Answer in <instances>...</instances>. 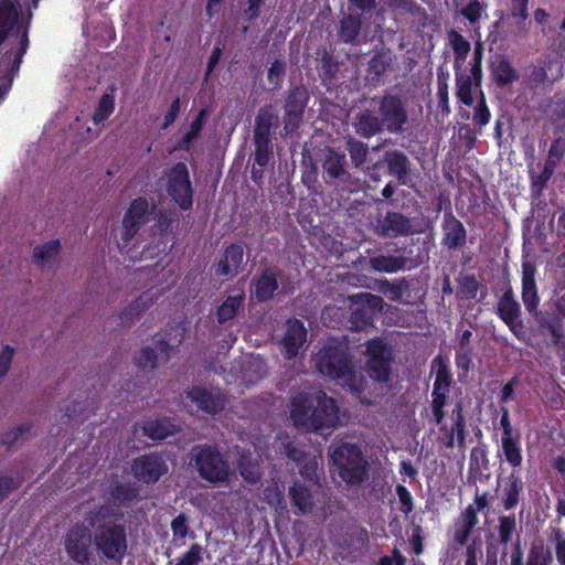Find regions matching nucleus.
Returning <instances> with one entry per match:
<instances>
[{
	"instance_id": "1",
	"label": "nucleus",
	"mask_w": 565,
	"mask_h": 565,
	"mask_svg": "<svg viewBox=\"0 0 565 565\" xmlns=\"http://www.w3.org/2000/svg\"><path fill=\"white\" fill-rule=\"evenodd\" d=\"M315 364L323 376L337 381L347 386L351 393L361 398L364 404H371L370 399L362 397L367 380L356 372L350 347L347 342L330 339L317 353Z\"/></svg>"
},
{
	"instance_id": "2",
	"label": "nucleus",
	"mask_w": 565,
	"mask_h": 565,
	"mask_svg": "<svg viewBox=\"0 0 565 565\" xmlns=\"http://www.w3.org/2000/svg\"><path fill=\"white\" fill-rule=\"evenodd\" d=\"M290 418L298 429L317 433L338 425L339 407L335 399L323 392L317 396L316 405L309 395L298 394L291 399Z\"/></svg>"
},
{
	"instance_id": "3",
	"label": "nucleus",
	"mask_w": 565,
	"mask_h": 565,
	"mask_svg": "<svg viewBox=\"0 0 565 565\" xmlns=\"http://www.w3.org/2000/svg\"><path fill=\"white\" fill-rule=\"evenodd\" d=\"M330 459L347 486L359 487L369 480L370 463L360 445L348 441L332 445Z\"/></svg>"
},
{
	"instance_id": "4",
	"label": "nucleus",
	"mask_w": 565,
	"mask_h": 565,
	"mask_svg": "<svg viewBox=\"0 0 565 565\" xmlns=\"http://www.w3.org/2000/svg\"><path fill=\"white\" fill-rule=\"evenodd\" d=\"M94 545L103 557L120 564L128 551L126 525L117 522L105 523L94 532Z\"/></svg>"
},
{
	"instance_id": "5",
	"label": "nucleus",
	"mask_w": 565,
	"mask_h": 565,
	"mask_svg": "<svg viewBox=\"0 0 565 565\" xmlns=\"http://www.w3.org/2000/svg\"><path fill=\"white\" fill-rule=\"evenodd\" d=\"M310 93L303 84L291 85L284 98L282 131L285 136L294 135L300 128Z\"/></svg>"
},
{
	"instance_id": "6",
	"label": "nucleus",
	"mask_w": 565,
	"mask_h": 565,
	"mask_svg": "<svg viewBox=\"0 0 565 565\" xmlns=\"http://www.w3.org/2000/svg\"><path fill=\"white\" fill-rule=\"evenodd\" d=\"M166 190L180 210L189 211L192 209L194 190L188 166L184 162H177L169 169Z\"/></svg>"
},
{
	"instance_id": "7",
	"label": "nucleus",
	"mask_w": 565,
	"mask_h": 565,
	"mask_svg": "<svg viewBox=\"0 0 565 565\" xmlns=\"http://www.w3.org/2000/svg\"><path fill=\"white\" fill-rule=\"evenodd\" d=\"M200 477L211 483L225 482L230 477V466L216 447H200L194 456Z\"/></svg>"
},
{
	"instance_id": "8",
	"label": "nucleus",
	"mask_w": 565,
	"mask_h": 565,
	"mask_svg": "<svg viewBox=\"0 0 565 565\" xmlns=\"http://www.w3.org/2000/svg\"><path fill=\"white\" fill-rule=\"evenodd\" d=\"M366 371L369 376L379 382L387 383L392 375L393 352L382 338L366 342Z\"/></svg>"
},
{
	"instance_id": "9",
	"label": "nucleus",
	"mask_w": 565,
	"mask_h": 565,
	"mask_svg": "<svg viewBox=\"0 0 565 565\" xmlns=\"http://www.w3.org/2000/svg\"><path fill=\"white\" fill-rule=\"evenodd\" d=\"M94 535L84 523L73 524L63 539L64 550L71 561L77 565H88L92 557Z\"/></svg>"
},
{
	"instance_id": "10",
	"label": "nucleus",
	"mask_w": 565,
	"mask_h": 565,
	"mask_svg": "<svg viewBox=\"0 0 565 565\" xmlns=\"http://www.w3.org/2000/svg\"><path fill=\"white\" fill-rule=\"evenodd\" d=\"M377 110L387 132L397 135L404 131L408 114L401 95L385 92L379 98Z\"/></svg>"
},
{
	"instance_id": "11",
	"label": "nucleus",
	"mask_w": 565,
	"mask_h": 565,
	"mask_svg": "<svg viewBox=\"0 0 565 565\" xmlns=\"http://www.w3.org/2000/svg\"><path fill=\"white\" fill-rule=\"evenodd\" d=\"M356 298L359 300L353 303L349 329L359 332L374 327V319L383 309V299L373 294H361Z\"/></svg>"
},
{
	"instance_id": "12",
	"label": "nucleus",
	"mask_w": 565,
	"mask_h": 565,
	"mask_svg": "<svg viewBox=\"0 0 565 565\" xmlns=\"http://www.w3.org/2000/svg\"><path fill=\"white\" fill-rule=\"evenodd\" d=\"M157 210V205L149 204V201L139 196L134 199L122 217L121 239L128 244L140 228L150 221L151 214Z\"/></svg>"
},
{
	"instance_id": "13",
	"label": "nucleus",
	"mask_w": 565,
	"mask_h": 565,
	"mask_svg": "<svg viewBox=\"0 0 565 565\" xmlns=\"http://www.w3.org/2000/svg\"><path fill=\"white\" fill-rule=\"evenodd\" d=\"M30 45L28 31L24 30L19 34V44L11 45L6 50L2 55V62L6 64V73L3 82L0 85V102L4 99L6 95L11 89L13 78L18 74L20 66L23 61V56L26 54Z\"/></svg>"
},
{
	"instance_id": "14",
	"label": "nucleus",
	"mask_w": 565,
	"mask_h": 565,
	"mask_svg": "<svg viewBox=\"0 0 565 565\" xmlns=\"http://www.w3.org/2000/svg\"><path fill=\"white\" fill-rule=\"evenodd\" d=\"M168 465L161 454L150 452L132 460L131 472L134 477L146 484H153L168 473Z\"/></svg>"
},
{
	"instance_id": "15",
	"label": "nucleus",
	"mask_w": 565,
	"mask_h": 565,
	"mask_svg": "<svg viewBox=\"0 0 565 565\" xmlns=\"http://www.w3.org/2000/svg\"><path fill=\"white\" fill-rule=\"evenodd\" d=\"M321 168L322 177L327 183L332 182L340 185L351 179L345 153L332 147H326L321 159Z\"/></svg>"
},
{
	"instance_id": "16",
	"label": "nucleus",
	"mask_w": 565,
	"mask_h": 565,
	"mask_svg": "<svg viewBox=\"0 0 565 565\" xmlns=\"http://www.w3.org/2000/svg\"><path fill=\"white\" fill-rule=\"evenodd\" d=\"M497 315L518 339H522L524 324L521 319V306L510 286L503 291L498 301Z\"/></svg>"
},
{
	"instance_id": "17",
	"label": "nucleus",
	"mask_w": 565,
	"mask_h": 565,
	"mask_svg": "<svg viewBox=\"0 0 565 565\" xmlns=\"http://www.w3.org/2000/svg\"><path fill=\"white\" fill-rule=\"evenodd\" d=\"M21 8L17 0H0V47L13 35L19 41V34L26 26L20 25ZM19 42L17 43V45Z\"/></svg>"
},
{
	"instance_id": "18",
	"label": "nucleus",
	"mask_w": 565,
	"mask_h": 565,
	"mask_svg": "<svg viewBox=\"0 0 565 565\" xmlns=\"http://www.w3.org/2000/svg\"><path fill=\"white\" fill-rule=\"evenodd\" d=\"M186 397L198 406L200 411L209 415H216L223 412L227 398L220 390L210 391L201 385H193L186 391Z\"/></svg>"
},
{
	"instance_id": "19",
	"label": "nucleus",
	"mask_w": 565,
	"mask_h": 565,
	"mask_svg": "<svg viewBox=\"0 0 565 565\" xmlns=\"http://www.w3.org/2000/svg\"><path fill=\"white\" fill-rule=\"evenodd\" d=\"M450 418L452 424L450 426L441 425L440 431L443 433L445 440L444 446L446 448H454L455 445L459 448H463L466 446V439L468 436V430L466 426V417L463 414V404L462 401H458L452 411Z\"/></svg>"
},
{
	"instance_id": "20",
	"label": "nucleus",
	"mask_w": 565,
	"mask_h": 565,
	"mask_svg": "<svg viewBox=\"0 0 565 565\" xmlns=\"http://www.w3.org/2000/svg\"><path fill=\"white\" fill-rule=\"evenodd\" d=\"M376 233L384 238H396L413 234L412 220L395 211H388L376 224Z\"/></svg>"
},
{
	"instance_id": "21",
	"label": "nucleus",
	"mask_w": 565,
	"mask_h": 565,
	"mask_svg": "<svg viewBox=\"0 0 565 565\" xmlns=\"http://www.w3.org/2000/svg\"><path fill=\"white\" fill-rule=\"evenodd\" d=\"M394 58L391 50L385 47L376 50L367 63L366 83L373 87L383 84L386 74L392 70Z\"/></svg>"
},
{
	"instance_id": "22",
	"label": "nucleus",
	"mask_w": 565,
	"mask_h": 565,
	"mask_svg": "<svg viewBox=\"0 0 565 565\" xmlns=\"http://www.w3.org/2000/svg\"><path fill=\"white\" fill-rule=\"evenodd\" d=\"M443 246L448 249H460L467 243V230L462 222L458 220L451 210L444 214L441 222Z\"/></svg>"
},
{
	"instance_id": "23",
	"label": "nucleus",
	"mask_w": 565,
	"mask_h": 565,
	"mask_svg": "<svg viewBox=\"0 0 565 565\" xmlns=\"http://www.w3.org/2000/svg\"><path fill=\"white\" fill-rule=\"evenodd\" d=\"M306 341L307 330L303 323L298 319H288L280 342L284 356L288 360L296 358Z\"/></svg>"
},
{
	"instance_id": "24",
	"label": "nucleus",
	"mask_w": 565,
	"mask_h": 565,
	"mask_svg": "<svg viewBox=\"0 0 565 565\" xmlns=\"http://www.w3.org/2000/svg\"><path fill=\"white\" fill-rule=\"evenodd\" d=\"M363 19L360 13L344 14L339 21L338 41L350 45H360L362 39Z\"/></svg>"
},
{
	"instance_id": "25",
	"label": "nucleus",
	"mask_w": 565,
	"mask_h": 565,
	"mask_svg": "<svg viewBox=\"0 0 565 565\" xmlns=\"http://www.w3.org/2000/svg\"><path fill=\"white\" fill-rule=\"evenodd\" d=\"M279 273L270 267L262 270L258 277L254 278L252 296L258 302H267L271 300L279 288Z\"/></svg>"
},
{
	"instance_id": "26",
	"label": "nucleus",
	"mask_w": 565,
	"mask_h": 565,
	"mask_svg": "<svg viewBox=\"0 0 565 565\" xmlns=\"http://www.w3.org/2000/svg\"><path fill=\"white\" fill-rule=\"evenodd\" d=\"M278 116L273 107H260L255 116L253 140L273 141L276 134Z\"/></svg>"
},
{
	"instance_id": "27",
	"label": "nucleus",
	"mask_w": 565,
	"mask_h": 565,
	"mask_svg": "<svg viewBox=\"0 0 565 565\" xmlns=\"http://www.w3.org/2000/svg\"><path fill=\"white\" fill-rule=\"evenodd\" d=\"M383 161L390 175L396 178L399 184H407L412 162L403 151L397 149L386 150L383 154Z\"/></svg>"
},
{
	"instance_id": "28",
	"label": "nucleus",
	"mask_w": 565,
	"mask_h": 565,
	"mask_svg": "<svg viewBox=\"0 0 565 565\" xmlns=\"http://www.w3.org/2000/svg\"><path fill=\"white\" fill-rule=\"evenodd\" d=\"M244 264V247L242 243H232L225 250L224 256L217 263L216 274L218 276H230L237 274L243 268Z\"/></svg>"
},
{
	"instance_id": "29",
	"label": "nucleus",
	"mask_w": 565,
	"mask_h": 565,
	"mask_svg": "<svg viewBox=\"0 0 565 565\" xmlns=\"http://www.w3.org/2000/svg\"><path fill=\"white\" fill-rule=\"evenodd\" d=\"M412 260L405 256L396 255H375L370 257L369 264L374 271L394 274L404 269H412L417 264H411Z\"/></svg>"
},
{
	"instance_id": "30",
	"label": "nucleus",
	"mask_w": 565,
	"mask_h": 565,
	"mask_svg": "<svg viewBox=\"0 0 565 565\" xmlns=\"http://www.w3.org/2000/svg\"><path fill=\"white\" fill-rule=\"evenodd\" d=\"M539 327L544 334H548L553 347L565 349V328L558 315L546 312L540 318Z\"/></svg>"
},
{
	"instance_id": "31",
	"label": "nucleus",
	"mask_w": 565,
	"mask_h": 565,
	"mask_svg": "<svg viewBox=\"0 0 565 565\" xmlns=\"http://www.w3.org/2000/svg\"><path fill=\"white\" fill-rule=\"evenodd\" d=\"M353 128L362 138L370 139L385 130L380 115H374L370 109L358 113L354 117Z\"/></svg>"
},
{
	"instance_id": "32",
	"label": "nucleus",
	"mask_w": 565,
	"mask_h": 565,
	"mask_svg": "<svg viewBox=\"0 0 565 565\" xmlns=\"http://www.w3.org/2000/svg\"><path fill=\"white\" fill-rule=\"evenodd\" d=\"M492 79L499 87H507L519 79V73L505 55H499L490 63Z\"/></svg>"
},
{
	"instance_id": "33",
	"label": "nucleus",
	"mask_w": 565,
	"mask_h": 565,
	"mask_svg": "<svg viewBox=\"0 0 565 565\" xmlns=\"http://www.w3.org/2000/svg\"><path fill=\"white\" fill-rule=\"evenodd\" d=\"M154 348L152 349L150 347L142 348L139 353L135 356V364L139 369H156L157 362H158V355L156 351L160 352L166 356V359H169L171 356V352L173 351V347L166 340V339H159L154 341Z\"/></svg>"
},
{
	"instance_id": "34",
	"label": "nucleus",
	"mask_w": 565,
	"mask_h": 565,
	"mask_svg": "<svg viewBox=\"0 0 565 565\" xmlns=\"http://www.w3.org/2000/svg\"><path fill=\"white\" fill-rule=\"evenodd\" d=\"M523 481L519 471H511L504 479L501 503L505 511L513 510L520 502Z\"/></svg>"
},
{
	"instance_id": "35",
	"label": "nucleus",
	"mask_w": 565,
	"mask_h": 565,
	"mask_svg": "<svg viewBox=\"0 0 565 565\" xmlns=\"http://www.w3.org/2000/svg\"><path fill=\"white\" fill-rule=\"evenodd\" d=\"M477 524L478 515L475 514L472 505H468L455 523L454 542L459 546L466 545Z\"/></svg>"
},
{
	"instance_id": "36",
	"label": "nucleus",
	"mask_w": 565,
	"mask_h": 565,
	"mask_svg": "<svg viewBox=\"0 0 565 565\" xmlns=\"http://www.w3.org/2000/svg\"><path fill=\"white\" fill-rule=\"evenodd\" d=\"M288 497L291 505L297 510V514H307L311 512L315 507L311 491L298 480L294 481L289 487Z\"/></svg>"
},
{
	"instance_id": "37",
	"label": "nucleus",
	"mask_w": 565,
	"mask_h": 565,
	"mask_svg": "<svg viewBox=\"0 0 565 565\" xmlns=\"http://www.w3.org/2000/svg\"><path fill=\"white\" fill-rule=\"evenodd\" d=\"M534 274L535 269L533 267L530 265L523 266L522 301L530 313L534 312L540 303Z\"/></svg>"
},
{
	"instance_id": "38",
	"label": "nucleus",
	"mask_w": 565,
	"mask_h": 565,
	"mask_svg": "<svg viewBox=\"0 0 565 565\" xmlns=\"http://www.w3.org/2000/svg\"><path fill=\"white\" fill-rule=\"evenodd\" d=\"M501 455L511 471H519L523 462L521 434L511 437H501Z\"/></svg>"
},
{
	"instance_id": "39",
	"label": "nucleus",
	"mask_w": 565,
	"mask_h": 565,
	"mask_svg": "<svg viewBox=\"0 0 565 565\" xmlns=\"http://www.w3.org/2000/svg\"><path fill=\"white\" fill-rule=\"evenodd\" d=\"M141 429L143 436L154 441L163 440L175 433L174 425L166 417L145 420Z\"/></svg>"
},
{
	"instance_id": "40",
	"label": "nucleus",
	"mask_w": 565,
	"mask_h": 565,
	"mask_svg": "<svg viewBox=\"0 0 565 565\" xmlns=\"http://www.w3.org/2000/svg\"><path fill=\"white\" fill-rule=\"evenodd\" d=\"M207 116V110L205 108L200 109L196 117L192 120L190 125V129L185 132V135L175 143V151H190L192 148L193 141L200 136L205 120Z\"/></svg>"
},
{
	"instance_id": "41",
	"label": "nucleus",
	"mask_w": 565,
	"mask_h": 565,
	"mask_svg": "<svg viewBox=\"0 0 565 565\" xmlns=\"http://www.w3.org/2000/svg\"><path fill=\"white\" fill-rule=\"evenodd\" d=\"M244 300L245 294L243 291L239 295L226 297L216 309L215 316L217 322L220 324H224L227 321L233 320L243 307Z\"/></svg>"
},
{
	"instance_id": "42",
	"label": "nucleus",
	"mask_w": 565,
	"mask_h": 565,
	"mask_svg": "<svg viewBox=\"0 0 565 565\" xmlns=\"http://www.w3.org/2000/svg\"><path fill=\"white\" fill-rule=\"evenodd\" d=\"M139 489L130 483L120 481L114 482L109 488V497L114 504L120 507L126 505L138 498Z\"/></svg>"
},
{
	"instance_id": "43",
	"label": "nucleus",
	"mask_w": 565,
	"mask_h": 565,
	"mask_svg": "<svg viewBox=\"0 0 565 565\" xmlns=\"http://www.w3.org/2000/svg\"><path fill=\"white\" fill-rule=\"evenodd\" d=\"M61 253V241L51 239L33 248L32 259L36 266H44L55 259Z\"/></svg>"
},
{
	"instance_id": "44",
	"label": "nucleus",
	"mask_w": 565,
	"mask_h": 565,
	"mask_svg": "<svg viewBox=\"0 0 565 565\" xmlns=\"http://www.w3.org/2000/svg\"><path fill=\"white\" fill-rule=\"evenodd\" d=\"M238 471L245 482L256 486L263 478V470L257 459L250 456H242L238 460Z\"/></svg>"
},
{
	"instance_id": "45",
	"label": "nucleus",
	"mask_w": 565,
	"mask_h": 565,
	"mask_svg": "<svg viewBox=\"0 0 565 565\" xmlns=\"http://www.w3.org/2000/svg\"><path fill=\"white\" fill-rule=\"evenodd\" d=\"M319 55L320 57L317 65L319 77L323 84L331 83L339 72V63L326 49H323Z\"/></svg>"
},
{
	"instance_id": "46",
	"label": "nucleus",
	"mask_w": 565,
	"mask_h": 565,
	"mask_svg": "<svg viewBox=\"0 0 565 565\" xmlns=\"http://www.w3.org/2000/svg\"><path fill=\"white\" fill-rule=\"evenodd\" d=\"M114 516V510L111 507L107 504H99L90 510H88L85 514V521L87 523V527L93 529L94 532L97 531L100 526H104L105 523L113 522L109 520Z\"/></svg>"
},
{
	"instance_id": "47",
	"label": "nucleus",
	"mask_w": 565,
	"mask_h": 565,
	"mask_svg": "<svg viewBox=\"0 0 565 565\" xmlns=\"http://www.w3.org/2000/svg\"><path fill=\"white\" fill-rule=\"evenodd\" d=\"M345 149L350 156L351 163L355 168H362L365 164L369 156V147L366 143L349 136L345 139Z\"/></svg>"
},
{
	"instance_id": "48",
	"label": "nucleus",
	"mask_w": 565,
	"mask_h": 565,
	"mask_svg": "<svg viewBox=\"0 0 565 565\" xmlns=\"http://www.w3.org/2000/svg\"><path fill=\"white\" fill-rule=\"evenodd\" d=\"M563 77V67L552 73L551 76L541 67L537 63L532 65L529 71V81L530 84L534 87L544 86V85H553L555 82L559 81Z\"/></svg>"
},
{
	"instance_id": "49",
	"label": "nucleus",
	"mask_w": 565,
	"mask_h": 565,
	"mask_svg": "<svg viewBox=\"0 0 565 565\" xmlns=\"http://www.w3.org/2000/svg\"><path fill=\"white\" fill-rule=\"evenodd\" d=\"M489 469V459L484 449L475 447L470 452L469 460V478L476 480L481 479L482 470Z\"/></svg>"
},
{
	"instance_id": "50",
	"label": "nucleus",
	"mask_w": 565,
	"mask_h": 565,
	"mask_svg": "<svg viewBox=\"0 0 565 565\" xmlns=\"http://www.w3.org/2000/svg\"><path fill=\"white\" fill-rule=\"evenodd\" d=\"M447 36L449 40V44L454 51L455 62H465L471 50L470 42L454 29L447 32Z\"/></svg>"
},
{
	"instance_id": "51",
	"label": "nucleus",
	"mask_w": 565,
	"mask_h": 565,
	"mask_svg": "<svg viewBox=\"0 0 565 565\" xmlns=\"http://www.w3.org/2000/svg\"><path fill=\"white\" fill-rule=\"evenodd\" d=\"M475 81L471 75L456 74V96L466 106L473 104L472 86Z\"/></svg>"
},
{
	"instance_id": "52",
	"label": "nucleus",
	"mask_w": 565,
	"mask_h": 565,
	"mask_svg": "<svg viewBox=\"0 0 565 565\" xmlns=\"http://www.w3.org/2000/svg\"><path fill=\"white\" fill-rule=\"evenodd\" d=\"M115 109L114 88L110 93H105L100 97L97 107L93 114V121L95 125L103 124L113 114Z\"/></svg>"
},
{
	"instance_id": "53",
	"label": "nucleus",
	"mask_w": 565,
	"mask_h": 565,
	"mask_svg": "<svg viewBox=\"0 0 565 565\" xmlns=\"http://www.w3.org/2000/svg\"><path fill=\"white\" fill-rule=\"evenodd\" d=\"M497 532L499 542L503 545H508L516 533V519L514 514L500 515L498 518Z\"/></svg>"
},
{
	"instance_id": "54",
	"label": "nucleus",
	"mask_w": 565,
	"mask_h": 565,
	"mask_svg": "<svg viewBox=\"0 0 565 565\" xmlns=\"http://www.w3.org/2000/svg\"><path fill=\"white\" fill-rule=\"evenodd\" d=\"M152 214H154V226L161 234L172 231L173 226L179 224V216L173 210H154Z\"/></svg>"
},
{
	"instance_id": "55",
	"label": "nucleus",
	"mask_w": 565,
	"mask_h": 565,
	"mask_svg": "<svg viewBox=\"0 0 565 565\" xmlns=\"http://www.w3.org/2000/svg\"><path fill=\"white\" fill-rule=\"evenodd\" d=\"M150 302L151 298L147 294L140 295L121 311V320L132 321L149 308Z\"/></svg>"
},
{
	"instance_id": "56",
	"label": "nucleus",
	"mask_w": 565,
	"mask_h": 565,
	"mask_svg": "<svg viewBox=\"0 0 565 565\" xmlns=\"http://www.w3.org/2000/svg\"><path fill=\"white\" fill-rule=\"evenodd\" d=\"M254 141V162L258 167H267L274 158L273 141L253 140Z\"/></svg>"
},
{
	"instance_id": "57",
	"label": "nucleus",
	"mask_w": 565,
	"mask_h": 565,
	"mask_svg": "<svg viewBox=\"0 0 565 565\" xmlns=\"http://www.w3.org/2000/svg\"><path fill=\"white\" fill-rule=\"evenodd\" d=\"M552 559L551 551L545 548L542 543L532 544L524 565H550Z\"/></svg>"
},
{
	"instance_id": "58",
	"label": "nucleus",
	"mask_w": 565,
	"mask_h": 565,
	"mask_svg": "<svg viewBox=\"0 0 565 565\" xmlns=\"http://www.w3.org/2000/svg\"><path fill=\"white\" fill-rule=\"evenodd\" d=\"M565 156V141L562 138H556L550 149L548 156L545 161L544 167L553 170L555 172L556 167L559 164L561 160Z\"/></svg>"
},
{
	"instance_id": "59",
	"label": "nucleus",
	"mask_w": 565,
	"mask_h": 565,
	"mask_svg": "<svg viewBox=\"0 0 565 565\" xmlns=\"http://www.w3.org/2000/svg\"><path fill=\"white\" fill-rule=\"evenodd\" d=\"M409 282L406 278L386 281L383 288L384 294L393 301H398L409 290Z\"/></svg>"
},
{
	"instance_id": "60",
	"label": "nucleus",
	"mask_w": 565,
	"mask_h": 565,
	"mask_svg": "<svg viewBox=\"0 0 565 565\" xmlns=\"http://www.w3.org/2000/svg\"><path fill=\"white\" fill-rule=\"evenodd\" d=\"M554 174L553 170H550L548 168L544 167L541 173L539 174H531V194L534 198H540L544 189L546 188L548 181L552 179Z\"/></svg>"
},
{
	"instance_id": "61",
	"label": "nucleus",
	"mask_w": 565,
	"mask_h": 565,
	"mask_svg": "<svg viewBox=\"0 0 565 565\" xmlns=\"http://www.w3.org/2000/svg\"><path fill=\"white\" fill-rule=\"evenodd\" d=\"M482 57H483V44L481 41L475 43L472 64L470 67V75L475 81V86L481 85L482 79Z\"/></svg>"
},
{
	"instance_id": "62",
	"label": "nucleus",
	"mask_w": 565,
	"mask_h": 565,
	"mask_svg": "<svg viewBox=\"0 0 565 565\" xmlns=\"http://www.w3.org/2000/svg\"><path fill=\"white\" fill-rule=\"evenodd\" d=\"M203 546L193 543L182 556L175 559L174 565H200L203 562Z\"/></svg>"
},
{
	"instance_id": "63",
	"label": "nucleus",
	"mask_w": 565,
	"mask_h": 565,
	"mask_svg": "<svg viewBox=\"0 0 565 565\" xmlns=\"http://www.w3.org/2000/svg\"><path fill=\"white\" fill-rule=\"evenodd\" d=\"M189 519L184 513L178 514L171 521V531L173 533L174 540L182 541L181 544H184V539L190 535L194 537V533H190L189 527Z\"/></svg>"
},
{
	"instance_id": "64",
	"label": "nucleus",
	"mask_w": 565,
	"mask_h": 565,
	"mask_svg": "<svg viewBox=\"0 0 565 565\" xmlns=\"http://www.w3.org/2000/svg\"><path fill=\"white\" fill-rule=\"evenodd\" d=\"M286 75V62L284 60H275L268 68L267 79L274 89L281 87Z\"/></svg>"
}]
</instances>
